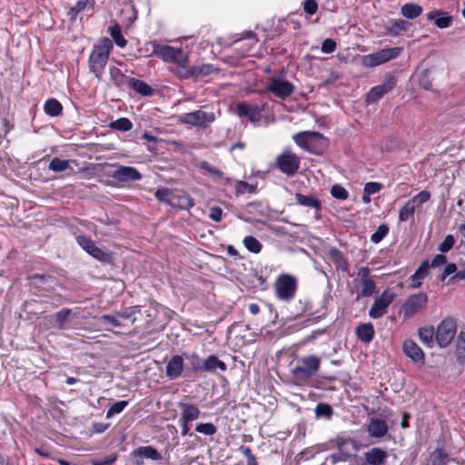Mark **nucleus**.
<instances>
[{"label": "nucleus", "instance_id": "473e14b6", "mask_svg": "<svg viewBox=\"0 0 465 465\" xmlns=\"http://www.w3.org/2000/svg\"><path fill=\"white\" fill-rule=\"evenodd\" d=\"M430 268V263L428 261H424L420 267L417 269L415 273L412 276V283L411 286L413 288H418L421 284V280H423L427 275Z\"/></svg>", "mask_w": 465, "mask_h": 465}, {"label": "nucleus", "instance_id": "4d7b16f0", "mask_svg": "<svg viewBox=\"0 0 465 465\" xmlns=\"http://www.w3.org/2000/svg\"><path fill=\"white\" fill-rule=\"evenodd\" d=\"M430 198V193L428 191H421L415 196H413L411 199H410V202L413 203L415 206L421 205L422 203L428 202Z\"/></svg>", "mask_w": 465, "mask_h": 465}, {"label": "nucleus", "instance_id": "7ed1b4c3", "mask_svg": "<svg viewBox=\"0 0 465 465\" xmlns=\"http://www.w3.org/2000/svg\"><path fill=\"white\" fill-rule=\"evenodd\" d=\"M321 359L315 355L302 358L292 370L293 377L299 381H306L320 369Z\"/></svg>", "mask_w": 465, "mask_h": 465}, {"label": "nucleus", "instance_id": "c756f323", "mask_svg": "<svg viewBox=\"0 0 465 465\" xmlns=\"http://www.w3.org/2000/svg\"><path fill=\"white\" fill-rule=\"evenodd\" d=\"M128 84L136 93H138L142 95H152L153 94V88L142 80L135 79V78H129Z\"/></svg>", "mask_w": 465, "mask_h": 465}, {"label": "nucleus", "instance_id": "603ef678", "mask_svg": "<svg viewBox=\"0 0 465 465\" xmlns=\"http://www.w3.org/2000/svg\"><path fill=\"white\" fill-rule=\"evenodd\" d=\"M128 405L127 401H119L114 402L107 411L106 418L110 419L113 416L121 413L124 409Z\"/></svg>", "mask_w": 465, "mask_h": 465}, {"label": "nucleus", "instance_id": "dca6fc26", "mask_svg": "<svg viewBox=\"0 0 465 465\" xmlns=\"http://www.w3.org/2000/svg\"><path fill=\"white\" fill-rule=\"evenodd\" d=\"M389 426L387 422L381 418L372 417L367 425V431L371 438L381 439L387 435Z\"/></svg>", "mask_w": 465, "mask_h": 465}, {"label": "nucleus", "instance_id": "aec40b11", "mask_svg": "<svg viewBox=\"0 0 465 465\" xmlns=\"http://www.w3.org/2000/svg\"><path fill=\"white\" fill-rule=\"evenodd\" d=\"M427 19L433 21L440 29L448 28L452 25V17L441 10H434L427 14Z\"/></svg>", "mask_w": 465, "mask_h": 465}, {"label": "nucleus", "instance_id": "5fc2aeb1", "mask_svg": "<svg viewBox=\"0 0 465 465\" xmlns=\"http://www.w3.org/2000/svg\"><path fill=\"white\" fill-rule=\"evenodd\" d=\"M362 64L365 67H375L380 64H382V63L380 61L378 54L376 53H373L364 55L362 57Z\"/></svg>", "mask_w": 465, "mask_h": 465}, {"label": "nucleus", "instance_id": "f8f14e48", "mask_svg": "<svg viewBox=\"0 0 465 465\" xmlns=\"http://www.w3.org/2000/svg\"><path fill=\"white\" fill-rule=\"evenodd\" d=\"M295 143L308 152H313L314 146L324 140L323 135L319 132L306 131L293 135Z\"/></svg>", "mask_w": 465, "mask_h": 465}, {"label": "nucleus", "instance_id": "f704fd0d", "mask_svg": "<svg viewBox=\"0 0 465 465\" xmlns=\"http://www.w3.org/2000/svg\"><path fill=\"white\" fill-rule=\"evenodd\" d=\"M402 48L401 47H392V48H386L381 49L376 54H378L380 61L384 64L386 62H389L392 59H395L399 56V54L401 53Z\"/></svg>", "mask_w": 465, "mask_h": 465}, {"label": "nucleus", "instance_id": "680f3d73", "mask_svg": "<svg viewBox=\"0 0 465 465\" xmlns=\"http://www.w3.org/2000/svg\"><path fill=\"white\" fill-rule=\"evenodd\" d=\"M137 312H139V309L134 306V307L127 308L124 311L116 312L115 314L117 315L119 320L120 319L129 320Z\"/></svg>", "mask_w": 465, "mask_h": 465}, {"label": "nucleus", "instance_id": "f257e3e1", "mask_svg": "<svg viewBox=\"0 0 465 465\" xmlns=\"http://www.w3.org/2000/svg\"><path fill=\"white\" fill-rule=\"evenodd\" d=\"M112 48V41L109 38H103L98 44L94 45L89 55V70L97 78H100L104 72Z\"/></svg>", "mask_w": 465, "mask_h": 465}, {"label": "nucleus", "instance_id": "cd10ccee", "mask_svg": "<svg viewBox=\"0 0 465 465\" xmlns=\"http://www.w3.org/2000/svg\"><path fill=\"white\" fill-rule=\"evenodd\" d=\"M217 369L221 371L227 370L226 364L220 361L217 356L210 355L205 361H203V371L214 372Z\"/></svg>", "mask_w": 465, "mask_h": 465}, {"label": "nucleus", "instance_id": "6e6552de", "mask_svg": "<svg viewBox=\"0 0 465 465\" xmlns=\"http://www.w3.org/2000/svg\"><path fill=\"white\" fill-rule=\"evenodd\" d=\"M355 282L361 286V291L358 292L356 300L370 297L375 292L376 285L371 278V270L367 266L358 269Z\"/></svg>", "mask_w": 465, "mask_h": 465}, {"label": "nucleus", "instance_id": "3c124183", "mask_svg": "<svg viewBox=\"0 0 465 465\" xmlns=\"http://www.w3.org/2000/svg\"><path fill=\"white\" fill-rule=\"evenodd\" d=\"M72 311L70 309H63L56 312L55 321L58 325V328L64 330L65 328V323L68 321Z\"/></svg>", "mask_w": 465, "mask_h": 465}, {"label": "nucleus", "instance_id": "e433bc0d", "mask_svg": "<svg viewBox=\"0 0 465 465\" xmlns=\"http://www.w3.org/2000/svg\"><path fill=\"white\" fill-rule=\"evenodd\" d=\"M434 336L436 337V334L432 326L421 327L419 330L420 340L429 347L432 346Z\"/></svg>", "mask_w": 465, "mask_h": 465}, {"label": "nucleus", "instance_id": "a19ab883", "mask_svg": "<svg viewBox=\"0 0 465 465\" xmlns=\"http://www.w3.org/2000/svg\"><path fill=\"white\" fill-rule=\"evenodd\" d=\"M109 33L111 37L114 39V43L119 47H125L127 45V41L124 39V37L122 35L121 33V27L119 25H115L109 28Z\"/></svg>", "mask_w": 465, "mask_h": 465}, {"label": "nucleus", "instance_id": "e2e57ef3", "mask_svg": "<svg viewBox=\"0 0 465 465\" xmlns=\"http://www.w3.org/2000/svg\"><path fill=\"white\" fill-rule=\"evenodd\" d=\"M382 189V184L377 182H369L364 185V193L367 194H374Z\"/></svg>", "mask_w": 465, "mask_h": 465}, {"label": "nucleus", "instance_id": "9b49d317", "mask_svg": "<svg viewBox=\"0 0 465 465\" xmlns=\"http://www.w3.org/2000/svg\"><path fill=\"white\" fill-rule=\"evenodd\" d=\"M456 323L450 318L444 319L438 326L436 341L440 347L449 345L454 338Z\"/></svg>", "mask_w": 465, "mask_h": 465}, {"label": "nucleus", "instance_id": "a211bd4d", "mask_svg": "<svg viewBox=\"0 0 465 465\" xmlns=\"http://www.w3.org/2000/svg\"><path fill=\"white\" fill-rule=\"evenodd\" d=\"M183 371V357L182 355H174L168 361L165 369L166 376L170 380L179 378Z\"/></svg>", "mask_w": 465, "mask_h": 465}, {"label": "nucleus", "instance_id": "f3484780", "mask_svg": "<svg viewBox=\"0 0 465 465\" xmlns=\"http://www.w3.org/2000/svg\"><path fill=\"white\" fill-rule=\"evenodd\" d=\"M113 177L119 182H129L138 181L142 175L134 167L120 166L114 171Z\"/></svg>", "mask_w": 465, "mask_h": 465}, {"label": "nucleus", "instance_id": "412c9836", "mask_svg": "<svg viewBox=\"0 0 465 465\" xmlns=\"http://www.w3.org/2000/svg\"><path fill=\"white\" fill-rule=\"evenodd\" d=\"M403 351L412 361L420 363L424 362V353L413 341L407 340L403 342Z\"/></svg>", "mask_w": 465, "mask_h": 465}, {"label": "nucleus", "instance_id": "9d476101", "mask_svg": "<svg viewBox=\"0 0 465 465\" xmlns=\"http://www.w3.org/2000/svg\"><path fill=\"white\" fill-rule=\"evenodd\" d=\"M428 297L424 292H419L410 296L401 308V313L404 318H410L417 314L427 303Z\"/></svg>", "mask_w": 465, "mask_h": 465}, {"label": "nucleus", "instance_id": "f03ea898", "mask_svg": "<svg viewBox=\"0 0 465 465\" xmlns=\"http://www.w3.org/2000/svg\"><path fill=\"white\" fill-rule=\"evenodd\" d=\"M273 288L275 296L278 300L290 302L294 298L297 292V279L291 274H281L275 280Z\"/></svg>", "mask_w": 465, "mask_h": 465}, {"label": "nucleus", "instance_id": "72a5a7b5", "mask_svg": "<svg viewBox=\"0 0 465 465\" xmlns=\"http://www.w3.org/2000/svg\"><path fill=\"white\" fill-rule=\"evenodd\" d=\"M94 8V2L91 0H79L68 12V15L72 20H74L77 15L84 10H92Z\"/></svg>", "mask_w": 465, "mask_h": 465}, {"label": "nucleus", "instance_id": "338daca9", "mask_svg": "<svg viewBox=\"0 0 465 465\" xmlns=\"http://www.w3.org/2000/svg\"><path fill=\"white\" fill-rule=\"evenodd\" d=\"M457 272V265L453 262H450V263H447L441 275L440 276V280L441 282L445 281V279L451 275V274H455Z\"/></svg>", "mask_w": 465, "mask_h": 465}, {"label": "nucleus", "instance_id": "c03bdc74", "mask_svg": "<svg viewBox=\"0 0 465 465\" xmlns=\"http://www.w3.org/2000/svg\"><path fill=\"white\" fill-rule=\"evenodd\" d=\"M154 195L159 202L165 203L169 205H171V203H173V190L168 188L158 189L155 192Z\"/></svg>", "mask_w": 465, "mask_h": 465}, {"label": "nucleus", "instance_id": "6ab92c4d", "mask_svg": "<svg viewBox=\"0 0 465 465\" xmlns=\"http://www.w3.org/2000/svg\"><path fill=\"white\" fill-rule=\"evenodd\" d=\"M179 408L181 410L182 422L189 423L191 421L197 420L201 415L200 410L194 404L180 402Z\"/></svg>", "mask_w": 465, "mask_h": 465}, {"label": "nucleus", "instance_id": "37998d69", "mask_svg": "<svg viewBox=\"0 0 465 465\" xmlns=\"http://www.w3.org/2000/svg\"><path fill=\"white\" fill-rule=\"evenodd\" d=\"M242 242L244 247L251 252L259 253L262 251V243L253 236H246Z\"/></svg>", "mask_w": 465, "mask_h": 465}, {"label": "nucleus", "instance_id": "bb28decb", "mask_svg": "<svg viewBox=\"0 0 465 465\" xmlns=\"http://www.w3.org/2000/svg\"><path fill=\"white\" fill-rule=\"evenodd\" d=\"M411 24L403 19H396L391 22L390 25L386 27V30L390 35L397 36L410 30Z\"/></svg>", "mask_w": 465, "mask_h": 465}, {"label": "nucleus", "instance_id": "58836bf2", "mask_svg": "<svg viewBox=\"0 0 465 465\" xmlns=\"http://www.w3.org/2000/svg\"><path fill=\"white\" fill-rule=\"evenodd\" d=\"M48 168L54 173L64 172L70 168V161L54 157L50 161Z\"/></svg>", "mask_w": 465, "mask_h": 465}, {"label": "nucleus", "instance_id": "6e6d98bb", "mask_svg": "<svg viewBox=\"0 0 465 465\" xmlns=\"http://www.w3.org/2000/svg\"><path fill=\"white\" fill-rule=\"evenodd\" d=\"M389 232V228L385 224H381L377 231L371 235V240L374 243L380 242Z\"/></svg>", "mask_w": 465, "mask_h": 465}, {"label": "nucleus", "instance_id": "7c9ffc66", "mask_svg": "<svg viewBox=\"0 0 465 465\" xmlns=\"http://www.w3.org/2000/svg\"><path fill=\"white\" fill-rule=\"evenodd\" d=\"M422 13V7L417 4L408 3L401 6V14L407 19H415Z\"/></svg>", "mask_w": 465, "mask_h": 465}, {"label": "nucleus", "instance_id": "5701e85b", "mask_svg": "<svg viewBox=\"0 0 465 465\" xmlns=\"http://www.w3.org/2000/svg\"><path fill=\"white\" fill-rule=\"evenodd\" d=\"M173 203H171V206L184 210H189L193 206V200L186 192L173 190Z\"/></svg>", "mask_w": 465, "mask_h": 465}, {"label": "nucleus", "instance_id": "20e7f679", "mask_svg": "<svg viewBox=\"0 0 465 465\" xmlns=\"http://www.w3.org/2000/svg\"><path fill=\"white\" fill-rule=\"evenodd\" d=\"M153 46L152 55H156L164 62H179L183 63V54H185L181 48H175L171 45H161L156 41L149 43Z\"/></svg>", "mask_w": 465, "mask_h": 465}, {"label": "nucleus", "instance_id": "864d4df0", "mask_svg": "<svg viewBox=\"0 0 465 465\" xmlns=\"http://www.w3.org/2000/svg\"><path fill=\"white\" fill-rule=\"evenodd\" d=\"M195 430L199 433H202V434H204L207 436H213L216 433L217 429L213 423L206 422V423H198L195 427Z\"/></svg>", "mask_w": 465, "mask_h": 465}, {"label": "nucleus", "instance_id": "ea45409f", "mask_svg": "<svg viewBox=\"0 0 465 465\" xmlns=\"http://www.w3.org/2000/svg\"><path fill=\"white\" fill-rule=\"evenodd\" d=\"M329 254L331 258L339 264V266L342 269V271L347 272L348 271V262L345 260L342 252L338 250L337 248H331L329 250Z\"/></svg>", "mask_w": 465, "mask_h": 465}, {"label": "nucleus", "instance_id": "2eb2a0df", "mask_svg": "<svg viewBox=\"0 0 465 465\" xmlns=\"http://www.w3.org/2000/svg\"><path fill=\"white\" fill-rule=\"evenodd\" d=\"M262 108L258 105H251L244 102L236 105L235 113L239 117H247L252 123H258L261 119Z\"/></svg>", "mask_w": 465, "mask_h": 465}, {"label": "nucleus", "instance_id": "393cba45", "mask_svg": "<svg viewBox=\"0 0 465 465\" xmlns=\"http://www.w3.org/2000/svg\"><path fill=\"white\" fill-rule=\"evenodd\" d=\"M174 64L175 68L173 69V72L177 77L182 79L193 77V66L188 65V55L186 54H183V63L175 62Z\"/></svg>", "mask_w": 465, "mask_h": 465}, {"label": "nucleus", "instance_id": "4be33fe9", "mask_svg": "<svg viewBox=\"0 0 465 465\" xmlns=\"http://www.w3.org/2000/svg\"><path fill=\"white\" fill-rule=\"evenodd\" d=\"M365 460L370 465H382L388 453L381 448L374 447L365 452Z\"/></svg>", "mask_w": 465, "mask_h": 465}, {"label": "nucleus", "instance_id": "774afa93", "mask_svg": "<svg viewBox=\"0 0 465 465\" xmlns=\"http://www.w3.org/2000/svg\"><path fill=\"white\" fill-rule=\"evenodd\" d=\"M336 49V43L331 38H327L322 42V51L324 54H331Z\"/></svg>", "mask_w": 465, "mask_h": 465}, {"label": "nucleus", "instance_id": "1a4fd4ad", "mask_svg": "<svg viewBox=\"0 0 465 465\" xmlns=\"http://www.w3.org/2000/svg\"><path fill=\"white\" fill-rule=\"evenodd\" d=\"M78 245L84 250L89 255L99 262H108L110 253L98 246L86 235L80 234L75 237Z\"/></svg>", "mask_w": 465, "mask_h": 465}, {"label": "nucleus", "instance_id": "4c0bfd02", "mask_svg": "<svg viewBox=\"0 0 465 465\" xmlns=\"http://www.w3.org/2000/svg\"><path fill=\"white\" fill-rule=\"evenodd\" d=\"M456 354L458 361L462 364L465 362V332L461 331L457 338Z\"/></svg>", "mask_w": 465, "mask_h": 465}, {"label": "nucleus", "instance_id": "c9c22d12", "mask_svg": "<svg viewBox=\"0 0 465 465\" xmlns=\"http://www.w3.org/2000/svg\"><path fill=\"white\" fill-rule=\"evenodd\" d=\"M44 109L46 114L54 117L62 113L63 106L56 99L50 98L45 102Z\"/></svg>", "mask_w": 465, "mask_h": 465}, {"label": "nucleus", "instance_id": "a18cd8bd", "mask_svg": "<svg viewBox=\"0 0 465 465\" xmlns=\"http://www.w3.org/2000/svg\"><path fill=\"white\" fill-rule=\"evenodd\" d=\"M185 359L190 363V368L193 371H203V361L196 353L185 354Z\"/></svg>", "mask_w": 465, "mask_h": 465}, {"label": "nucleus", "instance_id": "4468645a", "mask_svg": "<svg viewBox=\"0 0 465 465\" xmlns=\"http://www.w3.org/2000/svg\"><path fill=\"white\" fill-rule=\"evenodd\" d=\"M396 86V80L393 76H388L383 84L372 87L366 95V103L371 104L376 103L384 94L391 92Z\"/></svg>", "mask_w": 465, "mask_h": 465}, {"label": "nucleus", "instance_id": "b1692460", "mask_svg": "<svg viewBox=\"0 0 465 465\" xmlns=\"http://www.w3.org/2000/svg\"><path fill=\"white\" fill-rule=\"evenodd\" d=\"M355 334L363 343H370L375 334L373 324L371 322L359 324L355 330Z\"/></svg>", "mask_w": 465, "mask_h": 465}, {"label": "nucleus", "instance_id": "79ce46f5", "mask_svg": "<svg viewBox=\"0 0 465 465\" xmlns=\"http://www.w3.org/2000/svg\"><path fill=\"white\" fill-rule=\"evenodd\" d=\"M416 206L410 202V200L403 205L399 213V221L406 222L410 218L413 217L415 213Z\"/></svg>", "mask_w": 465, "mask_h": 465}, {"label": "nucleus", "instance_id": "0e129e2a", "mask_svg": "<svg viewBox=\"0 0 465 465\" xmlns=\"http://www.w3.org/2000/svg\"><path fill=\"white\" fill-rule=\"evenodd\" d=\"M255 186L252 184H250L243 181H239L236 183V191L238 193H244L246 192L248 193H254L255 192Z\"/></svg>", "mask_w": 465, "mask_h": 465}, {"label": "nucleus", "instance_id": "a878e982", "mask_svg": "<svg viewBox=\"0 0 465 465\" xmlns=\"http://www.w3.org/2000/svg\"><path fill=\"white\" fill-rule=\"evenodd\" d=\"M295 200L298 204L314 209L317 213L322 209V203L319 199L312 195H305L300 193L295 194Z\"/></svg>", "mask_w": 465, "mask_h": 465}, {"label": "nucleus", "instance_id": "69168bd1", "mask_svg": "<svg viewBox=\"0 0 465 465\" xmlns=\"http://www.w3.org/2000/svg\"><path fill=\"white\" fill-rule=\"evenodd\" d=\"M100 322H107L114 327H121L123 324L119 321L116 314L111 315V314H104L99 319Z\"/></svg>", "mask_w": 465, "mask_h": 465}, {"label": "nucleus", "instance_id": "de8ad7c7", "mask_svg": "<svg viewBox=\"0 0 465 465\" xmlns=\"http://www.w3.org/2000/svg\"><path fill=\"white\" fill-rule=\"evenodd\" d=\"M351 456L352 452H341L338 450L337 452L332 453L327 457L326 462H330L331 464L334 465L338 462L347 461Z\"/></svg>", "mask_w": 465, "mask_h": 465}, {"label": "nucleus", "instance_id": "09e8293b", "mask_svg": "<svg viewBox=\"0 0 465 465\" xmlns=\"http://www.w3.org/2000/svg\"><path fill=\"white\" fill-rule=\"evenodd\" d=\"M110 77L112 81L116 84L117 86H122L125 84L126 77L122 73V71L117 67H110Z\"/></svg>", "mask_w": 465, "mask_h": 465}, {"label": "nucleus", "instance_id": "39448f33", "mask_svg": "<svg viewBox=\"0 0 465 465\" xmlns=\"http://www.w3.org/2000/svg\"><path fill=\"white\" fill-rule=\"evenodd\" d=\"M215 119L213 113H207L203 110H197L191 113L183 114L180 116L183 124L196 126L199 128H207Z\"/></svg>", "mask_w": 465, "mask_h": 465}, {"label": "nucleus", "instance_id": "13d9d810", "mask_svg": "<svg viewBox=\"0 0 465 465\" xmlns=\"http://www.w3.org/2000/svg\"><path fill=\"white\" fill-rule=\"evenodd\" d=\"M455 243V238L452 234H448L443 242L439 245L438 247V250L442 252V253H445L447 252H449L454 245Z\"/></svg>", "mask_w": 465, "mask_h": 465}, {"label": "nucleus", "instance_id": "8fccbe9b", "mask_svg": "<svg viewBox=\"0 0 465 465\" xmlns=\"http://www.w3.org/2000/svg\"><path fill=\"white\" fill-rule=\"evenodd\" d=\"M214 71V66L210 64L193 66V77L206 76Z\"/></svg>", "mask_w": 465, "mask_h": 465}, {"label": "nucleus", "instance_id": "ddd939ff", "mask_svg": "<svg viewBox=\"0 0 465 465\" xmlns=\"http://www.w3.org/2000/svg\"><path fill=\"white\" fill-rule=\"evenodd\" d=\"M279 169L287 175L295 174L300 167L298 157L290 151H284L277 157Z\"/></svg>", "mask_w": 465, "mask_h": 465}, {"label": "nucleus", "instance_id": "2f4dec72", "mask_svg": "<svg viewBox=\"0 0 465 465\" xmlns=\"http://www.w3.org/2000/svg\"><path fill=\"white\" fill-rule=\"evenodd\" d=\"M134 454L152 460H160L163 458L162 455L152 446L139 447L134 451Z\"/></svg>", "mask_w": 465, "mask_h": 465}, {"label": "nucleus", "instance_id": "49530a36", "mask_svg": "<svg viewBox=\"0 0 465 465\" xmlns=\"http://www.w3.org/2000/svg\"><path fill=\"white\" fill-rule=\"evenodd\" d=\"M110 127L118 131L127 132L133 128V124L129 119L122 117L112 122Z\"/></svg>", "mask_w": 465, "mask_h": 465}, {"label": "nucleus", "instance_id": "052dcab7", "mask_svg": "<svg viewBox=\"0 0 465 465\" xmlns=\"http://www.w3.org/2000/svg\"><path fill=\"white\" fill-rule=\"evenodd\" d=\"M315 414L317 417L331 418L332 414V409L328 404L320 403L315 408Z\"/></svg>", "mask_w": 465, "mask_h": 465}, {"label": "nucleus", "instance_id": "0eeeda50", "mask_svg": "<svg viewBox=\"0 0 465 465\" xmlns=\"http://www.w3.org/2000/svg\"><path fill=\"white\" fill-rule=\"evenodd\" d=\"M294 90L295 86L292 83L287 80L272 77L269 80L264 92L272 93L277 98L285 100L292 94Z\"/></svg>", "mask_w": 465, "mask_h": 465}, {"label": "nucleus", "instance_id": "c85d7f7f", "mask_svg": "<svg viewBox=\"0 0 465 465\" xmlns=\"http://www.w3.org/2000/svg\"><path fill=\"white\" fill-rule=\"evenodd\" d=\"M333 442L339 451L351 452L356 450V442L350 437L338 436Z\"/></svg>", "mask_w": 465, "mask_h": 465}, {"label": "nucleus", "instance_id": "bf43d9fd", "mask_svg": "<svg viewBox=\"0 0 465 465\" xmlns=\"http://www.w3.org/2000/svg\"><path fill=\"white\" fill-rule=\"evenodd\" d=\"M331 193L332 197L339 200H346L349 196L347 190L339 184H335L331 187Z\"/></svg>", "mask_w": 465, "mask_h": 465}, {"label": "nucleus", "instance_id": "423d86ee", "mask_svg": "<svg viewBox=\"0 0 465 465\" xmlns=\"http://www.w3.org/2000/svg\"><path fill=\"white\" fill-rule=\"evenodd\" d=\"M395 293L387 289L382 292L381 295L374 299L373 304L369 310V315L372 319H380L388 312L389 305L393 302Z\"/></svg>", "mask_w": 465, "mask_h": 465}]
</instances>
